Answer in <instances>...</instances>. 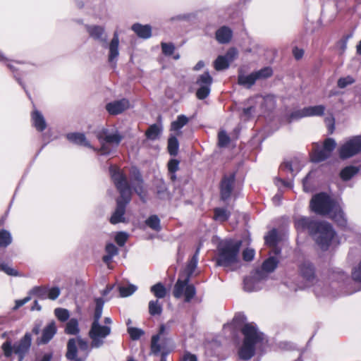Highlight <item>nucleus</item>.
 Listing matches in <instances>:
<instances>
[{"mask_svg":"<svg viewBox=\"0 0 361 361\" xmlns=\"http://www.w3.org/2000/svg\"><path fill=\"white\" fill-rule=\"evenodd\" d=\"M109 173L111 180L119 193L116 200V207L115 211L109 219L111 224L125 222L124 214L127 205L132 200V190L143 199L145 196L144 180L140 170L137 167H133L130 170L131 184L128 180L126 174L117 166H111Z\"/></svg>","mask_w":361,"mask_h":361,"instance_id":"f257e3e1","label":"nucleus"},{"mask_svg":"<svg viewBox=\"0 0 361 361\" xmlns=\"http://www.w3.org/2000/svg\"><path fill=\"white\" fill-rule=\"evenodd\" d=\"M245 321L246 317L241 314H236L233 319V324L243 336L238 356L243 360H249L255 355L256 345L263 343L264 334L258 330L256 324L245 323Z\"/></svg>","mask_w":361,"mask_h":361,"instance_id":"f03ea898","label":"nucleus"},{"mask_svg":"<svg viewBox=\"0 0 361 361\" xmlns=\"http://www.w3.org/2000/svg\"><path fill=\"white\" fill-rule=\"evenodd\" d=\"M293 223L298 232L307 231L323 251L329 249L336 235L332 226L326 221H317L310 217L301 216L295 219Z\"/></svg>","mask_w":361,"mask_h":361,"instance_id":"7ed1b4c3","label":"nucleus"},{"mask_svg":"<svg viewBox=\"0 0 361 361\" xmlns=\"http://www.w3.org/2000/svg\"><path fill=\"white\" fill-rule=\"evenodd\" d=\"M197 265V257L195 255L187 263L185 267L179 272L178 279L176 281L173 289V295L176 298L184 296V300L189 302L196 295L195 286L190 283V279L195 272Z\"/></svg>","mask_w":361,"mask_h":361,"instance_id":"20e7f679","label":"nucleus"},{"mask_svg":"<svg viewBox=\"0 0 361 361\" xmlns=\"http://www.w3.org/2000/svg\"><path fill=\"white\" fill-rule=\"evenodd\" d=\"M241 240H225L217 245L216 264L223 267H231L239 262Z\"/></svg>","mask_w":361,"mask_h":361,"instance_id":"39448f33","label":"nucleus"},{"mask_svg":"<svg viewBox=\"0 0 361 361\" xmlns=\"http://www.w3.org/2000/svg\"><path fill=\"white\" fill-rule=\"evenodd\" d=\"M32 345V334L26 332L25 335L13 345L10 340H7L1 345V350L4 355L9 358L14 353L18 356V361H23L25 356L29 353Z\"/></svg>","mask_w":361,"mask_h":361,"instance_id":"423d86ee","label":"nucleus"},{"mask_svg":"<svg viewBox=\"0 0 361 361\" xmlns=\"http://www.w3.org/2000/svg\"><path fill=\"white\" fill-rule=\"evenodd\" d=\"M336 147V141L331 137L324 140L322 148H320L317 143H314L310 154V161L313 163H320L326 160L331 156Z\"/></svg>","mask_w":361,"mask_h":361,"instance_id":"0eeeda50","label":"nucleus"},{"mask_svg":"<svg viewBox=\"0 0 361 361\" xmlns=\"http://www.w3.org/2000/svg\"><path fill=\"white\" fill-rule=\"evenodd\" d=\"M334 207V201L325 192L314 195L310 202L311 210L317 214H328L333 210Z\"/></svg>","mask_w":361,"mask_h":361,"instance_id":"6e6552de","label":"nucleus"},{"mask_svg":"<svg viewBox=\"0 0 361 361\" xmlns=\"http://www.w3.org/2000/svg\"><path fill=\"white\" fill-rule=\"evenodd\" d=\"M361 152V135L353 136L338 149L339 157L344 160Z\"/></svg>","mask_w":361,"mask_h":361,"instance_id":"1a4fd4ad","label":"nucleus"},{"mask_svg":"<svg viewBox=\"0 0 361 361\" xmlns=\"http://www.w3.org/2000/svg\"><path fill=\"white\" fill-rule=\"evenodd\" d=\"M110 326H102L99 323H92L89 331V336L91 338V347L99 348L104 344L103 339L111 334Z\"/></svg>","mask_w":361,"mask_h":361,"instance_id":"9d476101","label":"nucleus"},{"mask_svg":"<svg viewBox=\"0 0 361 361\" xmlns=\"http://www.w3.org/2000/svg\"><path fill=\"white\" fill-rule=\"evenodd\" d=\"M212 82L213 78L209 71H205L198 76L195 82L199 86L195 92V96L198 99L203 100L209 95Z\"/></svg>","mask_w":361,"mask_h":361,"instance_id":"9b49d317","label":"nucleus"},{"mask_svg":"<svg viewBox=\"0 0 361 361\" xmlns=\"http://www.w3.org/2000/svg\"><path fill=\"white\" fill-rule=\"evenodd\" d=\"M235 180V173L224 175L219 183L220 200L223 202L228 200L233 193Z\"/></svg>","mask_w":361,"mask_h":361,"instance_id":"f8f14e48","label":"nucleus"},{"mask_svg":"<svg viewBox=\"0 0 361 361\" xmlns=\"http://www.w3.org/2000/svg\"><path fill=\"white\" fill-rule=\"evenodd\" d=\"M325 109L324 105L307 106L293 112L290 116L296 119L303 117L322 116L324 114Z\"/></svg>","mask_w":361,"mask_h":361,"instance_id":"ddd939ff","label":"nucleus"},{"mask_svg":"<svg viewBox=\"0 0 361 361\" xmlns=\"http://www.w3.org/2000/svg\"><path fill=\"white\" fill-rule=\"evenodd\" d=\"M96 137L100 144L102 142L115 145L116 147L119 145L123 137L118 132L111 134L107 128H102L96 133Z\"/></svg>","mask_w":361,"mask_h":361,"instance_id":"4468645a","label":"nucleus"},{"mask_svg":"<svg viewBox=\"0 0 361 361\" xmlns=\"http://www.w3.org/2000/svg\"><path fill=\"white\" fill-rule=\"evenodd\" d=\"M166 326L164 324H161L157 334H154L151 338L150 350L151 353L157 355L161 350H166L165 342L167 340L165 338L162 341V343H159L161 336L165 333Z\"/></svg>","mask_w":361,"mask_h":361,"instance_id":"2eb2a0df","label":"nucleus"},{"mask_svg":"<svg viewBox=\"0 0 361 361\" xmlns=\"http://www.w3.org/2000/svg\"><path fill=\"white\" fill-rule=\"evenodd\" d=\"M129 108V101L121 99L106 104L105 109L110 115L116 116L122 114Z\"/></svg>","mask_w":361,"mask_h":361,"instance_id":"dca6fc26","label":"nucleus"},{"mask_svg":"<svg viewBox=\"0 0 361 361\" xmlns=\"http://www.w3.org/2000/svg\"><path fill=\"white\" fill-rule=\"evenodd\" d=\"M56 332V323L51 321L43 329L41 337L37 338V343L39 345L47 344L54 338Z\"/></svg>","mask_w":361,"mask_h":361,"instance_id":"f3484780","label":"nucleus"},{"mask_svg":"<svg viewBox=\"0 0 361 361\" xmlns=\"http://www.w3.org/2000/svg\"><path fill=\"white\" fill-rule=\"evenodd\" d=\"M300 276L307 281H312L315 277V268L312 263L304 262L299 267Z\"/></svg>","mask_w":361,"mask_h":361,"instance_id":"a211bd4d","label":"nucleus"},{"mask_svg":"<svg viewBox=\"0 0 361 361\" xmlns=\"http://www.w3.org/2000/svg\"><path fill=\"white\" fill-rule=\"evenodd\" d=\"M232 37V30L226 25L220 27L215 32V38L216 41L222 44L229 43Z\"/></svg>","mask_w":361,"mask_h":361,"instance_id":"6ab92c4d","label":"nucleus"},{"mask_svg":"<svg viewBox=\"0 0 361 361\" xmlns=\"http://www.w3.org/2000/svg\"><path fill=\"white\" fill-rule=\"evenodd\" d=\"M31 121L37 131L42 132L47 128L46 121L39 111L34 109L31 112Z\"/></svg>","mask_w":361,"mask_h":361,"instance_id":"aec40b11","label":"nucleus"},{"mask_svg":"<svg viewBox=\"0 0 361 361\" xmlns=\"http://www.w3.org/2000/svg\"><path fill=\"white\" fill-rule=\"evenodd\" d=\"M86 29L89 35L94 39L106 42V36L103 27L99 25H87Z\"/></svg>","mask_w":361,"mask_h":361,"instance_id":"412c9836","label":"nucleus"},{"mask_svg":"<svg viewBox=\"0 0 361 361\" xmlns=\"http://www.w3.org/2000/svg\"><path fill=\"white\" fill-rule=\"evenodd\" d=\"M131 29L140 38L148 39L152 36V27L149 25L136 23L132 25Z\"/></svg>","mask_w":361,"mask_h":361,"instance_id":"4be33fe9","label":"nucleus"},{"mask_svg":"<svg viewBox=\"0 0 361 361\" xmlns=\"http://www.w3.org/2000/svg\"><path fill=\"white\" fill-rule=\"evenodd\" d=\"M118 45H119V37L117 32H115L112 39L111 40L109 46V61L112 62L116 59L118 55Z\"/></svg>","mask_w":361,"mask_h":361,"instance_id":"5701e85b","label":"nucleus"},{"mask_svg":"<svg viewBox=\"0 0 361 361\" xmlns=\"http://www.w3.org/2000/svg\"><path fill=\"white\" fill-rule=\"evenodd\" d=\"M67 138L69 141L78 145L92 148V146L84 133H71L67 135Z\"/></svg>","mask_w":361,"mask_h":361,"instance_id":"b1692460","label":"nucleus"},{"mask_svg":"<svg viewBox=\"0 0 361 361\" xmlns=\"http://www.w3.org/2000/svg\"><path fill=\"white\" fill-rule=\"evenodd\" d=\"M360 169L355 166H347L340 171L339 176L343 181L350 180L354 176L358 173Z\"/></svg>","mask_w":361,"mask_h":361,"instance_id":"393cba45","label":"nucleus"},{"mask_svg":"<svg viewBox=\"0 0 361 361\" xmlns=\"http://www.w3.org/2000/svg\"><path fill=\"white\" fill-rule=\"evenodd\" d=\"M279 263V260L277 257L270 256L264 261L262 264V269L267 273L273 272Z\"/></svg>","mask_w":361,"mask_h":361,"instance_id":"a878e982","label":"nucleus"},{"mask_svg":"<svg viewBox=\"0 0 361 361\" xmlns=\"http://www.w3.org/2000/svg\"><path fill=\"white\" fill-rule=\"evenodd\" d=\"M257 79L254 73L245 75H239L238 77V83L240 85L245 86L247 88H250L256 82Z\"/></svg>","mask_w":361,"mask_h":361,"instance_id":"bb28decb","label":"nucleus"},{"mask_svg":"<svg viewBox=\"0 0 361 361\" xmlns=\"http://www.w3.org/2000/svg\"><path fill=\"white\" fill-rule=\"evenodd\" d=\"M66 357L68 360L78 358L77 342L75 338H70L67 343Z\"/></svg>","mask_w":361,"mask_h":361,"instance_id":"cd10ccee","label":"nucleus"},{"mask_svg":"<svg viewBox=\"0 0 361 361\" xmlns=\"http://www.w3.org/2000/svg\"><path fill=\"white\" fill-rule=\"evenodd\" d=\"M231 216V212L225 208L216 207L214 209L213 219L221 222L227 221Z\"/></svg>","mask_w":361,"mask_h":361,"instance_id":"c85d7f7f","label":"nucleus"},{"mask_svg":"<svg viewBox=\"0 0 361 361\" xmlns=\"http://www.w3.org/2000/svg\"><path fill=\"white\" fill-rule=\"evenodd\" d=\"M161 126L154 123L149 126L145 131V136L148 140H157L159 135L161 133Z\"/></svg>","mask_w":361,"mask_h":361,"instance_id":"c756f323","label":"nucleus"},{"mask_svg":"<svg viewBox=\"0 0 361 361\" xmlns=\"http://www.w3.org/2000/svg\"><path fill=\"white\" fill-rule=\"evenodd\" d=\"M145 223L146 226L154 231L159 232L161 230L160 219L156 214L150 215Z\"/></svg>","mask_w":361,"mask_h":361,"instance_id":"7c9ffc66","label":"nucleus"},{"mask_svg":"<svg viewBox=\"0 0 361 361\" xmlns=\"http://www.w3.org/2000/svg\"><path fill=\"white\" fill-rule=\"evenodd\" d=\"M64 331L66 334L68 335H78L80 332V329L77 319H71L67 322Z\"/></svg>","mask_w":361,"mask_h":361,"instance_id":"2f4dec72","label":"nucleus"},{"mask_svg":"<svg viewBox=\"0 0 361 361\" xmlns=\"http://www.w3.org/2000/svg\"><path fill=\"white\" fill-rule=\"evenodd\" d=\"M150 291L158 298H164L166 296L167 290L166 287L161 282L157 283L150 288Z\"/></svg>","mask_w":361,"mask_h":361,"instance_id":"473e14b6","label":"nucleus"},{"mask_svg":"<svg viewBox=\"0 0 361 361\" xmlns=\"http://www.w3.org/2000/svg\"><path fill=\"white\" fill-rule=\"evenodd\" d=\"M94 302L96 305L92 323H99L102 317L104 301L102 298H97L94 300Z\"/></svg>","mask_w":361,"mask_h":361,"instance_id":"72a5a7b5","label":"nucleus"},{"mask_svg":"<svg viewBox=\"0 0 361 361\" xmlns=\"http://www.w3.org/2000/svg\"><path fill=\"white\" fill-rule=\"evenodd\" d=\"M149 314L151 316L161 315L163 311L162 305L158 300H152L149 302L148 305Z\"/></svg>","mask_w":361,"mask_h":361,"instance_id":"f704fd0d","label":"nucleus"},{"mask_svg":"<svg viewBox=\"0 0 361 361\" xmlns=\"http://www.w3.org/2000/svg\"><path fill=\"white\" fill-rule=\"evenodd\" d=\"M179 142L176 137L171 136L168 139L167 149L171 156H176L178 152Z\"/></svg>","mask_w":361,"mask_h":361,"instance_id":"c9c22d12","label":"nucleus"},{"mask_svg":"<svg viewBox=\"0 0 361 361\" xmlns=\"http://www.w3.org/2000/svg\"><path fill=\"white\" fill-rule=\"evenodd\" d=\"M278 242V233L276 229L275 228H273L272 230L269 231L268 233L264 236V243L269 247L276 245Z\"/></svg>","mask_w":361,"mask_h":361,"instance_id":"e433bc0d","label":"nucleus"},{"mask_svg":"<svg viewBox=\"0 0 361 361\" xmlns=\"http://www.w3.org/2000/svg\"><path fill=\"white\" fill-rule=\"evenodd\" d=\"M12 243V236L11 233L6 230H0V248H6Z\"/></svg>","mask_w":361,"mask_h":361,"instance_id":"4c0bfd02","label":"nucleus"},{"mask_svg":"<svg viewBox=\"0 0 361 361\" xmlns=\"http://www.w3.org/2000/svg\"><path fill=\"white\" fill-rule=\"evenodd\" d=\"M189 121L188 118L183 115H179L177 116L176 121H173L171 124V130H179L184 126H185Z\"/></svg>","mask_w":361,"mask_h":361,"instance_id":"58836bf2","label":"nucleus"},{"mask_svg":"<svg viewBox=\"0 0 361 361\" xmlns=\"http://www.w3.org/2000/svg\"><path fill=\"white\" fill-rule=\"evenodd\" d=\"M229 67V61L226 56H219L214 62V68L216 71H222Z\"/></svg>","mask_w":361,"mask_h":361,"instance_id":"ea45409f","label":"nucleus"},{"mask_svg":"<svg viewBox=\"0 0 361 361\" xmlns=\"http://www.w3.org/2000/svg\"><path fill=\"white\" fill-rule=\"evenodd\" d=\"M257 80L269 78L273 75V70L271 67L267 66L257 71L253 72Z\"/></svg>","mask_w":361,"mask_h":361,"instance_id":"a19ab883","label":"nucleus"},{"mask_svg":"<svg viewBox=\"0 0 361 361\" xmlns=\"http://www.w3.org/2000/svg\"><path fill=\"white\" fill-rule=\"evenodd\" d=\"M56 317L62 322H66L70 317L69 311L67 309L57 307L54 310Z\"/></svg>","mask_w":361,"mask_h":361,"instance_id":"79ce46f5","label":"nucleus"},{"mask_svg":"<svg viewBox=\"0 0 361 361\" xmlns=\"http://www.w3.org/2000/svg\"><path fill=\"white\" fill-rule=\"evenodd\" d=\"M30 294L37 296L39 299L44 300L47 298V288L44 286H35L30 290Z\"/></svg>","mask_w":361,"mask_h":361,"instance_id":"37998d69","label":"nucleus"},{"mask_svg":"<svg viewBox=\"0 0 361 361\" xmlns=\"http://www.w3.org/2000/svg\"><path fill=\"white\" fill-rule=\"evenodd\" d=\"M136 289V286L133 284H130L128 286H121L119 287V293L121 297L126 298L131 295Z\"/></svg>","mask_w":361,"mask_h":361,"instance_id":"c03bdc74","label":"nucleus"},{"mask_svg":"<svg viewBox=\"0 0 361 361\" xmlns=\"http://www.w3.org/2000/svg\"><path fill=\"white\" fill-rule=\"evenodd\" d=\"M230 137L225 131H220L218 133V145L220 147H225L230 143Z\"/></svg>","mask_w":361,"mask_h":361,"instance_id":"a18cd8bd","label":"nucleus"},{"mask_svg":"<svg viewBox=\"0 0 361 361\" xmlns=\"http://www.w3.org/2000/svg\"><path fill=\"white\" fill-rule=\"evenodd\" d=\"M128 333L133 341L138 340L144 334V331L142 329L136 327H129Z\"/></svg>","mask_w":361,"mask_h":361,"instance_id":"49530a36","label":"nucleus"},{"mask_svg":"<svg viewBox=\"0 0 361 361\" xmlns=\"http://www.w3.org/2000/svg\"><path fill=\"white\" fill-rule=\"evenodd\" d=\"M161 51L162 53L165 56H171L175 51V46L172 43H166V42H161Z\"/></svg>","mask_w":361,"mask_h":361,"instance_id":"de8ad7c7","label":"nucleus"},{"mask_svg":"<svg viewBox=\"0 0 361 361\" xmlns=\"http://www.w3.org/2000/svg\"><path fill=\"white\" fill-rule=\"evenodd\" d=\"M355 82V80L353 77L348 75L347 77L340 78L338 80L337 85L339 88H345L349 85H352Z\"/></svg>","mask_w":361,"mask_h":361,"instance_id":"09e8293b","label":"nucleus"},{"mask_svg":"<svg viewBox=\"0 0 361 361\" xmlns=\"http://www.w3.org/2000/svg\"><path fill=\"white\" fill-rule=\"evenodd\" d=\"M128 235L125 232H118L115 236V241L118 245L122 247L128 240Z\"/></svg>","mask_w":361,"mask_h":361,"instance_id":"8fccbe9b","label":"nucleus"},{"mask_svg":"<svg viewBox=\"0 0 361 361\" xmlns=\"http://www.w3.org/2000/svg\"><path fill=\"white\" fill-rule=\"evenodd\" d=\"M179 163L178 159H170L167 164L169 173H175L179 169Z\"/></svg>","mask_w":361,"mask_h":361,"instance_id":"3c124183","label":"nucleus"},{"mask_svg":"<svg viewBox=\"0 0 361 361\" xmlns=\"http://www.w3.org/2000/svg\"><path fill=\"white\" fill-rule=\"evenodd\" d=\"M325 123L327 127L328 133L332 134L335 130V118L333 116L331 117H326L324 119Z\"/></svg>","mask_w":361,"mask_h":361,"instance_id":"603ef678","label":"nucleus"},{"mask_svg":"<svg viewBox=\"0 0 361 361\" xmlns=\"http://www.w3.org/2000/svg\"><path fill=\"white\" fill-rule=\"evenodd\" d=\"M351 276L355 281L361 283V261L359 262L358 265L354 268Z\"/></svg>","mask_w":361,"mask_h":361,"instance_id":"864d4df0","label":"nucleus"},{"mask_svg":"<svg viewBox=\"0 0 361 361\" xmlns=\"http://www.w3.org/2000/svg\"><path fill=\"white\" fill-rule=\"evenodd\" d=\"M0 270L4 271L6 274L9 276H17L19 275L18 271L17 270L8 267L6 264H0Z\"/></svg>","mask_w":361,"mask_h":361,"instance_id":"5fc2aeb1","label":"nucleus"},{"mask_svg":"<svg viewBox=\"0 0 361 361\" xmlns=\"http://www.w3.org/2000/svg\"><path fill=\"white\" fill-rule=\"evenodd\" d=\"M255 251L252 249L246 248L243 251V259L245 262H250L254 259Z\"/></svg>","mask_w":361,"mask_h":361,"instance_id":"6e6d98bb","label":"nucleus"},{"mask_svg":"<svg viewBox=\"0 0 361 361\" xmlns=\"http://www.w3.org/2000/svg\"><path fill=\"white\" fill-rule=\"evenodd\" d=\"M60 295V290L58 287H53L49 290H47V298L50 300H56Z\"/></svg>","mask_w":361,"mask_h":361,"instance_id":"4d7b16f0","label":"nucleus"},{"mask_svg":"<svg viewBox=\"0 0 361 361\" xmlns=\"http://www.w3.org/2000/svg\"><path fill=\"white\" fill-rule=\"evenodd\" d=\"M105 251L106 254L114 257L118 254V250L114 244L109 243L106 245Z\"/></svg>","mask_w":361,"mask_h":361,"instance_id":"13d9d810","label":"nucleus"},{"mask_svg":"<svg viewBox=\"0 0 361 361\" xmlns=\"http://www.w3.org/2000/svg\"><path fill=\"white\" fill-rule=\"evenodd\" d=\"M352 37L351 34L345 35L338 42L339 48L344 51L347 47V42L348 39Z\"/></svg>","mask_w":361,"mask_h":361,"instance_id":"bf43d9fd","label":"nucleus"},{"mask_svg":"<svg viewBox=\"0 0 361 361\" xmlns=\"http://www.w3.org/2000/svg\"><path fill=\"white\" fill-rule=\"evenodd\" d=\"M6 67L10 70V71L13 74L14 78L20 82V74L18 71V69L11 63H7Z\"/></svg>","mask_w":361,"mask_h":361,"instance_id":"052dcab7","label":"nucleus"},{"mask_svg":"<svg viewBox=\"0 0 361 361\" xmlns=\"http://www.w3.org/2000/svg\"><path fill=\"white\" fill-rule=\"evenodd\" d=\"M293 55L296 60H300L303 57L304 50L298 47H294L292 51Z\"/></svg>","mask_w":361,"mask_h":361,"instance_id":"680f3d73","label":"nucleus"},{"mask_svg":"<svg viewBox=\"0 0 361 361\" xmlns=\"http://www.w3.org/2000/svg\"><path fill=\"white\" fill-rule=\"evenodd\" d=\"M244 289L247 291L251 292L254 290L252 279L251 278H245L243 281Z\"/></svg>","mask_w":361,"mask_h":361,"instance_id":"e2e57ef3","label":"nucleus"},{"mask_svg":"<svg viewBox=\"0 0 361 361\" xmlns=\"http://www.w3.org/2000/svg\"><path fill=\"white\" fill-rule=\"evenodd\" d=\"M181 361H197V356L195 354H192L190 352H185Z\"/></svg>","mask_w":361,"mask_h":361,"instance_id":"0e129e2a","label":"nucleus"},{"mask_svg":"<svg viewBox=\"0 0 361 361\" xmlns=\"http://www.w3.org/2000/svg\"><path fill=\"white\" fill-rule=\"evenodd\" d=\"M254 109H255L254 106H250V107H247V108H244L243 109V115L245 117L249 118L251 116L252 113L253 112Z\"/></svg>","mask_w":361,"mask_h":361,"instance_id":"69168bd1","label":"nucleus"},{"mask_svg":"<svg viewBox=\"0 0 361 361\" xmlns=\"http://www.w3.org/2000/svg\"><path fill=\"white\" fill-rule=\"evenodd\" d=\"M76 342H78V344L81 350H85L87 349L88 343L86 341L79 338Z\"/></svg>","mask_w":361,"mask_h":361,"instance_id":"338daca9","label":"nucleus"},{"mask_svg":"<svg viewBox=\"0 0 361 361\" xmlns=\"http://www.w3.org/2000/svg\"><path fill=\"white\" fill-rule=\"evenodd\" d=\"M99 151H100L102 154H109L110 153V149L105 145L104 142H102V144H101V147L99 149Z\"/></svg>","mask_w":361,"mask_h":361,"instance_id":"774afa93","label":"nucleus"}]
</instances>
